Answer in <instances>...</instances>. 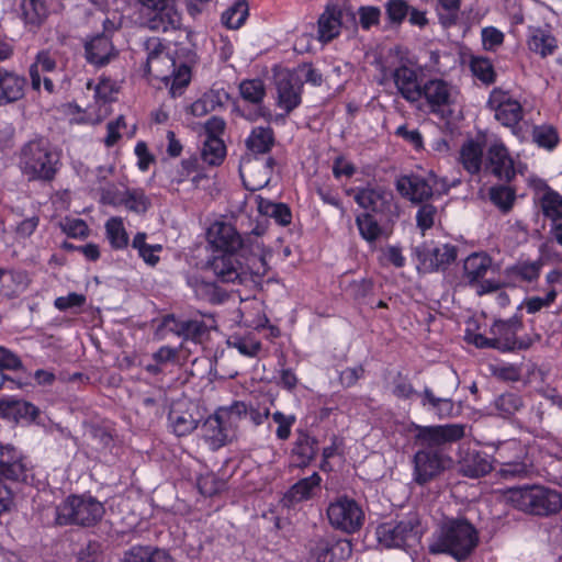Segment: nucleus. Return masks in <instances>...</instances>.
Wrapping results in <instances>:
<instances>
[{"instance_id":"680f3d73","label":"nucleus","mask_w":562,"mask_h":562,"mask_svg":"<svg viewBox=\"0 0 562 562\" xmlns=\"http://www.w3.org/2000/svg\"><path fill=\"white\" fill-rule=\"evenodd\" d=\"M21 273H13L11 271H7L0 269V295L5 297L16 296L19 292V285L13 286L18 280L22 279Z\"/></svg>"},{"instance_id":"72a5a7b5","label":"nucleus","mask_w":562,"mask_h":562,"mask_svg":"<svg viewBox=\"0 0 562 562\" xmlns=\"http://www.w3.org/2000/svg\"><path fill=\"white\" fill-rule=\"evenodd\" d=\"M317 450L318 441L307 432L299 431L293 448V456L296 458V467H307L315 459Z\"/></svg>"},{"instance_id":"7c9ffc66","label":"nucleus","mask_w":562,"mask_h":562,"mask_svg":"<svg viewBox=\"0 0 562 562\" xmlns=\"http://www.w3.org/2000/svg\"><path fill=\"white\" fill-rule=\"evenodd\" d=\"M459 160L469 173H479L484 166L483 144L474 139L464 142L460 149Z\"/></svg>"},{"instance_id":"052dcab7","label":"nucleus","mask_w":562,"mask_h":562,"mask_svg":"<svg viewBox=\"0 0 562 562\" xmlns=\"http://www.w3.org/2000/svg\"><path fill=\"white\" fill-rule=\"evenodd\" d=\"M533 140L541 147L552 149L557 146L559 137L551 126H538L533 130Z\"/></svg>"},{"instance_id":"0e129e2a","label":"nucleus","mask_w":562,"mask_h":562,"mask_svg":"<svg viewBox=\"0 0 562 562\" xmlns=\"http://www.w3.org/2000/svg\"><path fill=\"white\" fill-rule=\"evenodd\" d=\"M248 405L245 402L236 401L231 406L220 407L217 409L220 416L225 422H236L238 419L247 418Z\"/></svg>"},{"instance_id":"2f4dec72","label":"nucleus","mask_w":562,"mask_h":562,"mask_svg":"<svg viewBox=\"0 0 562 562\" xmlns=\"http://www.w3.org/2000/svg\"><path fill=\"white\" fill-rule=\"evenodd\" d=\"M225 423L216 411L213 416H210L202 424L201 430L203 436L213 448L223 447L228 441L229 435Z\"/></svg>"},{"instance_id":"f03ea898","label":"nucleus","mask_w":562,"mask_h":562,"mask_svg":"<svg viewBox=\"0 0 562 562\" xmlns=\"http://www.w3.org/2000/svg\"><path fill=\"white\" fill-rule=\"evenodd\" d=\"M479 542L476 529L465 519L446 522L429 543L431 554H449L457 561L465 560Z\"/></svg>"},{"instance_id":"0eeeda50","label":"nucleus","mask_w":562,"mask_h":562,"mask_svg":"<svg viewBox=\"0 0 562 562\" xmlns=\"http://www.w3.org/2000/svg\"><path fill=\"white\" fill-rule=\"evenodd\" d=\"M423 528L417 515H411L401 521L382 524L376 529L380 544L385 548L404 549L418 542Z\"/></svg>"},{"instance_id":"bf43d9fd","label":"nucleus","mask_w":562,"mask_h":562,"mask_svg":"<svg viewBox=\"0 0 562 562\" xmlns=\"http://www.w3.org/2000/svg\"><path fill=\"white\" fill-rule=\"evenodd\" d=\"M259 209L273 217L276 222L282 226L291 223V211L285 204L268 202L267 205L263 206V204L260 203Z\"/></svg>"},{"instance_id":"f8f14e48","label":"nucleus","mask_w":562,"mask_h":562,"mask_svg":"<svg viewBox=\"0 0 562 562\" xmlns=\"http://www.w3.org/2000/svg\"><path fill=\"white\" fill-rule=\"evenodd\" d=\"M413 480L425 485L436 479L446 468V459L441 451L420 448L413 459Z\"/></svg>"},{"instance_id":"a19ab883","label":"nucleus","mask_w":562,"mask_h":562,"mask_svg":"<svg viewBox=\"0 0 562 562\" xmlns=\"http://www.w3.org/2000/svg\"><path fill=\"white\" fill-rule=\"evenodd\" d=\"M491 267V258L480 254L470 255L463 265L469 283L473 284L483 279Z\"/></svg>"},{"instance_id":"ddd939ff","label":"nucleus","mask_w":562,"mask_h":562,"mask_svg":"<svg viewBox=\"0 0 562 562\" xmlns=\"http://www.w3.org/2000/svg\"><path fill=\"white\" fill-rule=\"evenodd\" d=\"M206 237L212 247L217 250H222L225 254L239 250L241 256L247 255V240L243 239L236 228L229 223H213L207 229Z\"/></svg>"},{"instance_id":"7ed1b4c3","label":"nucleus","mask_w":562,"mask_h":562,"mask_svg":"<svg viewBox=\"0 0 562 562\" xmlns=\"http://www.w3.org/2000/svg\"><path fill=\"white\" fill-rule=\"evenodd\" d=\"M59 153L44 137L25 143L19 154V167L29 180L52 181L57 172Z\"/></svg>"},{"instance_id":"c85d7f7f","label":"nucleus","mask_w":562,"mask_h":562,"mask_svg":"<svg viewBox=\"0 0 562 562\" xmlns=\"http://www.w3.org/2000/svg\"><path fill=\"white\" fill-rule=\"evenodd\" d=\"M19 8L24 24L31 31L40 29L48 16V9L44 0H21Z\"/></svg>"},{"instance_id":"c756f323","label":"nucleus","mask_w":562,"mask_h":562,"mask_svg":"<svg viewBox=\"0 0 562 562\" xmlns=\"http://www.w3.org/2000/svg\"><path fill=\"white\" fill-rule=\"evenodd\" d=\"M25 79L9 71L0 74V105L20 100L24 94Z\"/></svg>"},{"instance_id":"69168bd1","label":"nucleus","mask_w":562,"mask_h":562,"mask_svg":"<svg viewBox=\"0 0 562 562\" xmlns=\"http://www.w3.org/2000/svg\"><path fill=\"white\" fill-rule=\"evenodd\" d=\"M272 419L276 424H278V428L276 431L277 437L280 440H286L291 435V428L294 425L296 418L294 415H284L281 412H274L272 414Z\"/></svg>"},{"instance_id":"6e6552de","label":"nucleus","mask_w":562,"mask_h":562,"mask_svg":"<svg viewBox=\"0 0 562 562\" xmlns=\"http://www.w3.org/2000/svg\"><path fill=\"white\" fill-rule=\"evenodd\" d=\"M327 517L335 529L353 533L363 525L364 513L356 501L347 496H340L329 503Z\"/></svg>"},{"instance_id":"412c9836","label":"nucleus","mask_w":562,"mask_h":562,"mask_svg":"<svg viewBox=\"0 0 562 562\" xmlns=\"http://www.w3.org/2000/svg\"><path fill=\"white\" fill-rule=\"evenodd\" d=\"M0 476L16 482L27 477V467L22 454L11 445H0Z\"/></svg>"},{"instance_id":"79ce46f5","label":"nucleus","mask_w":562,"mask_h":562,"mask_svg":"<svg viewBox=\"0 0 562 562\" xmlns=\"http://www.w3.org/2000/svg\"><path fill=\"white\" fill-rule=\"evenodd\" d=\"M248 252V249H247ZM268 263L259 247V245H251L249 249V256L246 257V261L243 262V270L245 272V281L248 276L263 277L268 272Z\"/></svg>"},{"instance_id":"e433bc0d","label":"nucleus","mask_w":562,"mask_h":562,"mask_svg":"<svg viewBox=\"0 0 562 562\" xmlns=\"http://www.w3.org/2000/svg\"><path fill=\"white\" fill-rule=\"evenodd\" d=\"M124 562H175L172 557L162 549L135 546L124 555Z\"/></svg>"},{"instance_id":"13d9d810","label":"nucleus","mask_w":562,"mask_h":562,"mask_svg":"<svg viewBox=\"0 0 562 562\" xmlns=\"http://www.w3.org/2000/svg\"><path fill=\"white\" fill-rule=\"evenodd\" d=\"M558 291L555 288H551L548 290L544 297L540 296H531L527 297L522 306L526 308L527 313L535 314L541 311L543 307H549L557 299Z\"/></svg>"},{"instance_id":"774afa93","label":"nucleus","mask_w":562,"mask_h":562,"mask_svg":"<svg viewBox=\"0 0 562 562\" xmlns=\"http://www.w3.org/2000/svg\"><path fill=\"white\" fill-rule=\"evenodd\" d=\"M528 467L524 462H501L498 473L504 479L525 477L528 474Z\"/></svg>"},{"instance_id":"1a4fd4ad","label":"nucleus","mask_w":562,"mask_h":562,"mask_svg":"<svg viewBox=\"0 0 562 562\" xmlns=\"http://www.w3.org/2000/svg\"><path fill=\"white\" fill-rule=\"evenodd\" d=\"M415 431L416 445L440 451L462 439L465 435V426L462 424L416 426Z\"/></svg>"},{"instance_id":"423d86ee","label":"nucleus","mask_w":562,"mask_h":562,"mask_svg":"<svg viewBox=\"0 0 562 562\" xmlns=\"http://www.w3.org/2000/svg\"><path fill=\"white\" fill-rule=\"evenodd\" d=\"M459 384L460 381L454 370H442L437 374L434 382L438 394H435L432 389L425 387L419 394L422 405L440 418L452 416L454 409L452 395L457 392Z\"/></svg>"},{"instance_id":"473e14b6","label":"nucleus","mask_w":562,"mask_h":562,"mask_svg":"<svg viewBox=\"0 0 562 562\" xmlns=\"http://www.w3.org/2000/svg\"><path fill=\"white\" fill-rule=\"evenodd\" d=\"M273 145L274 133L270 126L255 127L246 139V146L248 150L254 155L252 157L268 154Z\"/></svg>"},{"instance_id":"b1692460","label":"nucleus","mask_w":562,"mask_h":562,"mask_svg":"<svg viewBox=\"0 0 562 562\" xmlns=\"http://www.w3.org/2000/svg\"><path fill=\"white\" fill-rule=\"evenodd\" d=\"M425 98L432 112L453 103L452 87L442 79H431L423 85L422 98Z\"/></svg>"},{"instance_id":"338daca9","label":"nucleus","mask_w":562,"mask_h":562,"mask_svg":"<svg viewBox=\"0 0 562 562\" xmlns=\"http://www.w3.org/2000/svg\"><path fill=\"white\" fill-rule=\"evenodd\" d=\"M359 23L362 29L369 30L373 25H378L381 18V10L376 7H360L358 10Z\"/></svg>"},{"instance_id":"9b49d317","label":"nucleus","mask_w":562,"mask_h":562,"mask_svg":"<svg viewBox=\"0 0 562 562\" xmlns=\"http://www.w3.org/2000/svg\"><path fill=\"white\" fill-rule=\"evenodd\" d=\"M356 22V14L348 8L328 3L317 21L318 40L328 43L340 34L342 26Z\"/></svg>"},{"instance_id":"864d4df0","label":"nucleus","mask_w":562,"mask_h":562,"mask_svg":"<svg viewBox=\"0 0 562 562\" xmlns=\"http://www.w3.org/2000/svg\"><path fill=\"white\" fill-rule=\"evenodd\" d=\"M541 209L544 216L553 222L562 218V196L553 191L546 192L541 198Z\"/></svg>"},{"instance_id":"3c124183","label":"nucleus","mask_w":562,"mask_h":562,"mask_svg":"<svg viewBox=\"0 0 562 562\" xmlns=\"http://www.w3.org/2000/svg\"><path fill=\"white\" fill-rule=\"evenodd\" d=\"M227 482L214 473H206L198 479L196 486L204 496L212 497L226 488Z\"/></svg>"},{"instance_id":"4c0bfd02","label":"nucleus","mask_w":562,"mask_h":562,"mask_svg":"<svg viewBox=\"0 0 562 562\" xmlns=\"http://www.w3.org/2000/svg\"><path fill=\"white\" fill-rule=\"evenodd\" d=\"M528 46L531 52L547 57L557 49V40L550 31L536 27L530 30Z\"/></svg>"},{"instance_id":"e2e57ef3","label":"nucleus","mask_w":562,"mask_h":562,"mask_svg":"<svg viewBox=\"0 0 562 562\" xmlns=\"http://www.w3.org/2000/svg\"><path fill=\"white\" fill-rule=\"evenodd\" d=\"M471 69L474 76L484 83H492L495 79L493 66L486 58H473L471 61Z\"/></svg>"},{"instance_id":"20e7f679","label":"nucleus","mask_w":562,"mask_h":562,"mask_svg":"<svg viewBox=\"0 0 562 562\" xmlns=\"http://www.w3.org/2000/svg\"><path fill=\"white\" fill-rule=\"evenodd\" d=\"M504 499L514 508L537 516L557 514L562 508L561 494L539 485L510 487L504 492Z\"/></svg>"},{"instance_id":"9d476101","label":"nucleus","mask_w":562,"mask_h":562,"mask_svg":"<svg viewBox=\"0 0 562 562\" xmlns=\"http://www.w3.org/2000/svg\"><path fill=\"white\" fill-rule=\"evenodd\" d=\"M352 544L333 532L316 535L311 541V557L315 562H342L350 558Z\"/></svg>"},{"instance_id":"39448f33","label":"nucleus","mask_w":562,"mask_h":562,"mask_svg":"<svg viewBox=\"0 0 562 562\" xmlns=\"http://www.w3.org/2000/svg\"><path fill=\"white\" fill-rule=\"evenodd\" d=\"M105 513L104 506L92 496H68L56 507L55 522L58 526L77 525L91 527L97 525Z\"/></svg>"},{"instance_id":"c03bdc74","label":"nucleus","mask_w":562,"mask_h":562,"mask_svg":"<svg viewBox=\"0 0 562 562\" xmlns=\"http://www.w3.org/2000/svg\"><path fill=\"white\" fill-rule=\"evenodd\" d=\"M226 147L220 137H207L203 144L201 157L210 166H218L224 160Z\"/></svg>"},{"instance_id":"49530a36","label":"nucleus","mask_w":562,"mask_h":562,"mask_svg":"<svg viewBox=\"0 0 562 562\" xmlns=\"http://www.w3.org/2000/svg\"><path fill=\"white\" fill-rule=\"evenodd\" d=\"M248 16V3L246 0H237L222 14V22L228 29H238Z\"/></svg>"},{"instance_id":"8fccbe9b","label":"nucleus","mask_w":562,"mask_h":562,"mask_svg":"<svg viewBox=\"0 0 562 562\" xmlns=\"http://www.w3.org/2000/svg\"><path fill=\"white\" fill-rule=\"evenodd\" d=\"M438 18L445 27L454 25L459 19L460 0H437Z\"/></svg>"},{"instance_id":"a18cd8bd","label":"nucleus","mask_w":562,"mask_h":562,"mask_svg":"<svg viewBox=\"0 0 562 562\" xmlns=\"http://www.w3.org/2000/svg\"><path fill=\"white\" fill-rule=\"evenodd\" d=\"M359 233L368 243H374L383 233L382 227L371 213H362L356 217Z\"/></svg>"},{"instance_id":"f3484780","label":"nucleus","mask_w":562,"mask_h":562,"mask_svg":"<svg viewBox=\"0 0 562 562\" xmlns=\"http://www.w3.org/2000/svg\"><path fill=\"white\" fill-rule=\"evenodd\" d=\"M438 177L430 172L428 178L417 175L402 176L396 180L398 193L413 203H423L434 194V187L437 186Z\"/></svg>"},{"instance_id":"09e8293b","label":"nucleus","mask_w":562,"mask_h":562,"mask_svg":"<svg viewBox=\"0 0 562 562\" xmlns=\"http://www.w3.org/2000/svg\"><path fill=\"white\" fill-rule=\"evenodd\" d=\"M239 92L245 101L260 104L266 95V87L260 79H247L240 82Z\"/></svg>"},{"instance_id":"c9c22d12","label":"nucleus","mask_w":562,"mask_h":562,"mask_svg":"<svg viewBox=\"0 0 562 562\" xmlns=\"http://www.w3.org/2000/svg\"><path fill=\"white\" fill-rule=\"evenodd\" d=\"M495 119L503 125L513 127L522 119V108L520 103L510 98H503L493 106Z\"/></svg>"},{"instance_id":"a878e982","label":"nucleus","mask_w":562,"mask_h":562,"mask_svg":"<svg viewBox=\"0 0 562 562\" xmlns=\"http://www.w3.org/2000/svg\"><path fill=\"white\" fill-rule=\"evenodd\" d=\"M216 328V322L211 314H203L202 319L191 318L178 321L176 323V333L186 339L201 341L211 329Z\"/></svg>"},{"instance_id":"f257e3e1","label":"nucleus","mask_w":562,"mask_h":562,"mask_svg":"<svg viewBox=\"0 0 562 562\" xmlns=\"http://www.w3.org/2000/svg\"><path fill=\"white\" fill-rule=\"evenodd\" d=\"M144 48L147 54L145 71L149 76L170 83V94L172 98L179 97L191 81V66L193 57L186 61L177 60L169 54L166 46L158 37H149L144 42Z\"/></svg>"},{"instance_id":"5701e85b","label":"nucleus","mask_w":562,"mask_h":562,"mask_svg":"<svg viewBox=\"0 0 562 562\" xmlns=\"http://www.w3.org/2000/svg\"><path fill=\"white\" fill-rule=\"evenodd\" d=\"M88 63L97 67H103L117 57L111 38L106 34H98L85 45Z\"/></svg>"},{"instance_id":"6e6d98bb","label":"nucleus","mask_w":562,"mask_h":562,"mask_svg":"<svg viewBox=\"0 0 562 562\" xmlns=\"http://www.w3.org/2000/svg\"><path fill=\"white\" fill-rule=\"evenodd\" d=\"M490 200L502 212L507 213L513 207L515 193L505 186L493 187L490 189Z\"/></svg>"},{"instance_id":"5fc2aeb1","label":"nucleus","mask_w":562,"mask_h":562,"mask_svg":"<svg viewBox=\"0 0 562 562\" xmlns=\"http://www.w3.org/2000/svg\"><path fill=\"white\" fill-rule=\"evenodd\" d=\"M384 9L389 23L400 25L408 15L409 4L405 0H387Z\"/></svg>"},{"instance_id":"4d7b16f0","label":"nucleus","mask_w":562,"mask_h":562,"mask_svg":"<svg viewBox=\"0 0 562 562\" xmlns=\"http://www.w3.org/2000/svg\"><path fill=\"white\" fill-rule=\"evenodd\" d=\"M121 203L130 211L135 213H145L149 205V199L145 195L142 190H128L126 191L124 198H122Z\"/></svg>"},{"instance_id":"393cba45","label":"nucleus","mask_w":562,"mask_h":562,"mask_svg":"<svg viewBox=\"0 0 562 562\" xmlns=\"http://www.w3.org/2000/svg\"><path fill=\"white\" fill-rule=\"evenodd\" d=\"M392 193L381 188H362L357 190L355 201L363 209L373 213H384L390 210Z\"/></svg>"},{"instance_id":"2eb2a0df","label":"nucleus","mask_w":562,"mask_h":562,"mask_svg":"<svg viewBox=\"0 0 562 562\" xmlns=\"http://www.w3.org/2000/svg\"><path fill=\"white\" fill-rule=\"evenodd\" d=\"M414 255L418 259V269L424 272L445 270L457 258V248L451 245L430 247L422 244L414 248Z\"/></svg>"},{"instance_id":"ea45409f","label":"nucleus","mask_w":562,"mask_h":562,"mask_svg":"<svg viewBox=\"0 0 562 562\" xmlns=\"http://www.w3.org/2000/svg\"><path fill=\"white\" fill-rule=\"evenodd\" d=\"M0 411L4 416L13 417L14 419L34 420L38 415V409L33 404L21 400L0 401Z\"/></svg>"},{"instance_id":"603ef678","label":"nucleus","mask_w":562,"mask_h":562,"mask_svg":"<svg viewBox=\"0 0 562 562\" xmlns=\"http://www.w3.org/2000/svg\"><path fill=\"white\" fill-rule=\"evenodd\" d=\"M524 406L521 396L516 393H505L495 400V408L503 417H509Z\"/></svg>"},{"instance_id":"4468645a","label":"nucleus","mask_w":562,"mask_h":562,"mask_svg":"<svg viewBox=\"0 0 562 562\" xmlns=\"http://www.w3.org/2000/svg\"><path fill=\"white\" fill-rule=\"evenodd\" d=\"M276 160L272 157L259 158L247 156L240 165V175L245 187L250 191H257L266 187L272 175Z\"/></svg>"},{"instance_id":"dca6fc26","label":"nucleus","mask_w":562,"mask_h":562,"mask_svg":"<svg viewBox=\"0 0 562 562\" xmlns=\"http://www.w3.org/2000/svg\"><path fill=\"white\" fill-rule=\"evenodd\" d=\"M484 169L499 180L510 181L515 176L514 160L506 146L499 139L491 140L486 146Z\"/></svg>"},{"instance_id":"de8ad7c7","label":"nucleus","mask_w":562,"mask_h":562,"mask_svg":"<svg viewBox=\"0 0 562 562\" xmlns=\"http://www.w3.org/2000/svg\"><path fill=\"white\" fill-rule=\"evenodd\" d=\"M108 239L113 248L122 249L128 244V236L120 217H111L105 224Z\"/></svg>"},{"instance_id":"6ab92c4d","label":"nucleus","mask_w":562,"mask_h":562,"mask_svg":"<svg viewBox=\"0 0 562 562\" xmlns=\"http://www.w3.org/2000/svg\"><path fill=\"white\" fill-rule=\"evenodd\" d=\"M522 327V323L513 317L507 321H496L491 327V334L494 337V349L501 351H513L516 349H527L528 342L517 339V331Z\"/></svg>"},{"instance_id":"bb28decb","label":"nucleus","mask_w":562,"mask_h":562,"mask_svg":"<svg viewBox=\"0 0 562 562\" xmlns=\"http://www.w3.org/2000/svg\"><path fill=\"white\" fill-rule=\"evenodd\" d=\"M322 479L317 472L299 480L283 496L284 506L291 507L296 503L307 501L313 497L315 490L319 488Z\"/></svg>"},{"instance_id":"cd10ccee","label":"nucleus","mask_w":562,"mask_h":562,"mask_svg":"<svg viewBox=\"0 0 562 562\" xmlns=\"http://www.w3.org/2000/svg\"><path fill=\"white\" fill-rule=\"evenodd\" d=\"M488 454L481 451H469L460 461V472L468 477L477 479L493 470V462Z\"/></svg>"},{"instance_id":"aec40b11","label":"nucleus","mask_w":562,"mask_h":562,"mask_svg":"<svg viewBox=\"0 0 562 562\" xmlns=\"http://www.w3.org/2000/svg\"><path fill=\"white\" fill-rule=\"evenodd\" d=\"M303 81L292 72H282L277 78L278 106L291 113L301 103Z\"/></svg>"},{"instance_id":"f704fd0d","label":"nucleus","mask_w":562,"mask_h":562,"mask_svg":"<svg viewBox=\"0 0 562 562\" xmlns=\"http://www.w3.org/2000/svg\"><path fill=\"white\" fill-rule=\"evenodd\" d=\"M189 285L193 289L195 296L212 304L223 303L227 297V292L215 282L205 281L198 278L189 279Z\"/></svg>"},{"instance_id":"4be33fe9","label":"nucleus","mask_w":562,"mask_h":562,"mask_svg":"<svg viewBox=\"0 0 562 562\" xmlns=\"http://www.w3.org/2000/svg\"><path fill=\"white\" fill-rule=\"evenodd\" d=\"M392 78L398 93L408 102L414 103L422 99L423 85L418 80L416 70L402 65L392 71Z\"/></svg>"},{"instance_id":"58836bf2","label":"nucleus","mask_w":562,"mask_h":562,"mask_svg":"<svg viewBox=\"0 0 562 562\" xmlns=\"http://www.w3.org/2000/svg\"><path fill=\"white\" fill-rule=\"evenodd\" d=\"M168 420L172 431L179 437L191 434L199 425V419L192 413L181 411L176 406L171 407Z\"/></svg>"},{"instance_id":"a211bd4d","label":"nucleus","mask_w":562,"mask_h":562,"mask_svg":"<svg viewBox=\"0 0 562 562\" xmlns=\"http://www.w3.org/2000/svg\"><path fill=\"white\" fill-rule=\"evenodd\" d=\"M239 257H243L241 252H223L214 256L207 262V267L220 282L243 283L245 281V272Z\"/></svg>"},{"instance_id":"37998d69","label":"nucleus","mask_w":562,"mask_h":562,"mask_svg":"<svg viewBox=\"0 0 562 562\" xmlns=\"http://www.w3.org/2000/svg\"><path fill=\"white\" fill-rule=\"evenodd\" d=\"M56 68V60L49 52L42 50L36 55L35 61L30 67L31 85L34 90L41 88V72H49Z\"/></svg>"}]
</instances>
